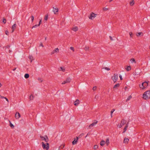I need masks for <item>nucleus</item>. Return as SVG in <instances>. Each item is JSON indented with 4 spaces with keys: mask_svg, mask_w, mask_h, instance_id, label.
<instances>
[{
    "mask_svg": "<svg viewBox=\"0 0 150 150\" xmlns=\"http://www.w3.org/2000/svg\"><path fill=\"white\" fill-rule=\"evenodd\" d=\"M142 98L146 100L149 99H150V91L148 90L145 92L142 95Z\"/></svg>",
    "mask_w": 150,
    "mask_h": 150,
    "instance_id": "obj_1",
    "label": "nucleus"
},
{
    "mask_svg": "<svg viewBox=\"0 0 150 150\" xmlns=\"http://www.w3.org/2000/svg\"><path fill=\"white\" fill-rule=\"evenodd\" d=\"M148 85V82L144 81L141 84H139V87L140 90H144Z\"/></svg>",
    "mask_w": 150,
    "mask_h": 150,
    "instance_id": "obj_2",
    "label": "nucleus"
},
{
    "mask_svg": "<svg viewBox=\"0 0 150 150\" xmlns=\"http://www.w3.org/2000/svg\"><path fill=\"white\" fill-rule=\"evenodd\" d=\"M98 14L95 13L93 12H91L88 16V18L91 20H93L95 18H96Z\"/></svg>",
    "mask_w": 150,
    "mask_h": 150,
    "instance_id": "obj_3",
    "label": "nucleus"
},
{
    "mask_svg": "<svg viewBox=\"0 0 150 150\" xmlns=\"http://www.w3.org/2000/svg\"><path fill=\"white\" fill-rule=\"evenodd\" d=\"M42 146L43 149L44 150H48L49 148V144L47 142L45 143L44 142H41Z\"/></svg>",
    "mask_w": 150,
    "mask_h": 150,
    "instance_id": "obj_4",
    "label": "nucleus"
},
{
    "mask_svg": "<svg viewBox=\"0 0 150 150\" xmlns=\"http://www.w3.org/2000/svg\"><path fill=\"white\" fill-rule=\"evenodd\" d=\"M111 79L114 83H115L116 82L118 79V76L117 74H114L111 77Z\"/></svg>",
    "mask_w": 150,
    "mask_h": 150,
    "instance_id": "obj_5",
    "label": "nucleus"
},
{
    "mask_svg": "<svg viewBox=\"0 0 150 150\" xmlns=\"http://www.w3.org/2000/svg\"><path fill=\"white\" fill-rule=\"evenodd\" d=\"M126 121L124 119H122L120 122V123L118 124L117 125V127L119 128H121L123 125L125 124Z\"/></svg>",
    "mask_w": 150,
    "mask_h": 150,
    "instance_id": "obj_6",
    "label": "nucleus"
},
{
    "mask_svg": "<svg viewBox=\"0 0 150 150\" xmlns=\"http://www.w3.org/2000/svg\"><path fill=\"white\" fill-rule=\"evenodd\" d=\"M40 137L42 141H45L46 142L49 141L47 135H45L44 136L41 135L40 136Z\"/></svg>",
    "mask_w": 150,
    "mask_h": 150,
    "instance_id": "obj_7",
    "label": "nucleus"
},
{
    "mask_svg": "<svg viewBox=\"0 0 150 150\" xmlns=\"http://www.w3.org/2000/svg\"><path fill=\"white\" fill-rule=\"evenodd\" d=\"M59 52V49L58 48H55L51 52V54L52 55Z\"/></svg>",
    "mask_w": 150,
    "mask_h": 150,
    "instance_id": "obj_8",
    "label": "nucleus"
},
{
    "mask_svg": "<svg viewBox=\"0 0 150 150\" xmlns=\"http://www.w3.org/2000/svg\"><path fill=\"white\" fill-rule=\"evenodd\" d=\"M79 28L76 26L74 25L71 28V29L73 31L76 32L79 30Z\"/></svg>",
    "mask_w": 150,
    "mask_h": 150,
    "instance_id": "obj_9",
    "label": "nucleus"
},
{
    "mask_svg": "<svg viewBox=\"0 0 150 150\" xmlns=\"http://www.w3.org/2000/svg\"><path fill=\"white\" fill-rule=\"evenodd\" d=\"M71 80V79L70 78H67L62 83V84H64L66 83H69Z\"/></svg>",
    "mask_w": 150,
    "mask_h": 150,
    "instance_id": "obj_10",
    "label": "nucleus"
},
{
    "mask_svg": "<svg viewBox=\"0 0 150 150\" xmlns=\"http://www.w3.org/2000/svg\"><path fill=\"white\" fill-rule=\"evenodd\" d=\"M52 11L54 14H58L59 9L57 7H53Z\"/></svg>",
    "mask_w": 150,
    "mask_h": 150,
    "instance_id": "obj_11",
    "label": "nucleus"
},
{
    "mask_svg": "<svg viewBox=\"0 0 150 150\" xmlns=\"http://www.w3.org/2000/svg\"><path fill=\"white\" fill-rule=\"evenodd\" d=\"M98 121L97 120H95L94 122L91 124L89 126V129H91L92 128L93 126H95L96 124L98 123Z\"/></svg>",
    "mask_w": 150,
    "mask_h": 150,
    "instance_id": "obj_12",
    "label": "nucleus"
},
{
    "mask_svg": "<svg viewBox=\"0 0 150 150\" xmlns=\"http://www.w3.org/2000/svg\"><path fill=\"white\" fill-rule=\"evenodd\" d=\"M21 117V115L20 113L18 112H16L15 115V117L16 119H18L19 118Z\"/></svg>",
    "mask_w": 150,
    "mask_h": 150,
    "instance_id": "obj_13",
    "label": "nucleus"
},
{
    "mask_svg": "<svg viewBox=\"0 0 150 150\" xmlns=\"http://www.w3.org/2000/svg\"><path fill=\"white\" fill-rule=\"evenodd\" d=\"M78 137H76V138L74 139V140L72 142V144L73 145H75L77 144L78 140Z\"/></svg>",
    "mask_w": 150,
    "mask_h": 150,
    "instance_id": "obj_14",
    "label": "nucleus"
},
{
    "mask_svg": "<svg viewBox=\"0 0 150 150\" xmlns=\"http://www.w3.org/2000/svg\"><path fill=\"white\" fill-rule=\"evenodd\" d=\"M80 103V101L78 99H76L74 102V104L76 106H78Z\"/></svg>",
    "mask_w": 150,
    "mask_h": 150,
    "instance_id": "obj_15",
    "label": "nucleus"
},
{
    "mask_svg": "<svg viewBox=\"0 0 150 150\" xmlns=\"http://www.w3.org/2000/svg\"><path fill=\"white\" fill-rule=\"evenodd\" d=\"M58 71H62L64 72L66 70L65 68L64 67H60L58 69Z\"/></svg>",
    "mask_w": 150,
    "mask_h": 150,
    "instance_id": "obj_16",
    "label": "nucleus"
},
{
    "mask_svg": "<svg viewBox=\"0 0 150 150\" xmlns=\"http://www.w3.org/2000/svg\"><path fill=\"white\" fill-rule=\"evenodd\" d=\"M41 21H42V19H40L39 20V24H38V25H35L33 26L32 27V28L33 29V28H35V27H36L37 26H40V25L41 23Z\"/></svg>",
    "mask_w": 150,
    "mask_h": 150,
    "instance_id": "obj_17",
    "label": "nucleus"
},
{
    "mask_svg": "<svg viewBox=\"0 0 150 150\" xmlns=\"http://www.w3.org/2000/svg\"><path fill=\"white\" fill-rule=\"evenodd\" d=\"M16 28V24H14L11 27L12 31L11 33L14 32L15 29Z\"/></svg>",
    "mask_w": 150,
    "mask_h": 150,
    "instance_id": "obj_18",
    "label": "nucleus"
},
{
    "mask_svg": "<svg viewBox=\"0 0 150 150\" xmlns=\"http://www.w3.org/2000/svg\"><path fill=\"white\" fill-rule=\"evenodd\" d=\"M84 50L86 51H90V47L87 45H86L84 48Z\"/></svg>",
    "mask_w": 150,
    "mask_h": 150,
    "instance_id": "obj_19",
    "label": "nucleus"
},
{
    "mask_svg": "<svg viewBox=\"0 0 150 150\" xmlns=\"http://www.w3.org/2000/svg\"><path fill=\"white\" fill-rule=\"evenodd\" d=\"M129 141V139L127 137H125L124 138L123 142L124 144H127L128 143Z\"/></svg>",
    "mask_w": 150,
    "mask_h": 150,
    "instance_id": "obj_20",
    "label": "nucleus"
},
{
    "mask_svg": "<svg viewBox=\"0 0 150 150\" xmlns=\"http://www.w3.org/2000/svg\"><path fill=\"white\" fill-rule=\"evenodd\" d=\"M105 144V141L103 139L101 140L100 142V145L102 146H103Z\"/></svg>",
    "mask_w": 150,
    "mask_h": 150,
    "instance_id": "obj_21",
    "label": "nucleus"
},
{
    "mask_svg": "<svg viewBox=\"0 0 150 150\" xmlns=\"http://www.w3.org/2000/svg\"><path fill=\"white\" fill-rule=\"evenodd\" d=\"M120 86V84L119 83L115 84L113 87L114 89H116L119 87Z\"/></svg>",
    "mask_w": 150,
    "mask_h": 150,
    "instance_id": "obj_22",
    "label": "nucleus"
},
{
    "mask_svg": "<svg viewBox=\"0 0 150 150\" xmlns=\"http://www.w3.org/2000/svg\"><path fill=\"white\" fill-rule=\"evenodd\" d=\"M125 69L127 71H129L131 70V68L130 66H126L125 67Z\"/></svg>",
    "mask_w": 150,
    "mask_h": 150,
    "instance_id": "obj_23",
    "label": "nucleus"
},
{
    "mask_svg": "<svg viewBox=\"0 0 150 150\" xmlns=\"http://www.w3.org/2000/svg\"><path fill=\"white\" fill-rule=\"evenodd\" d=\"M136 35L137 37H139L140 36H143V34L142 32L137 33H136Z\"/></svg>",
    "mask_w": 150,
    "mask_h": 150,
    "instance_id": "obj_24",
    "label": "nucleus"
},
{
    "mask_svg": "<svg viewBox=\"0 0 150 150\" xmlns=\"http://www.w3.org/2000/svg\"><path fill=\"white\" fill-rule=\"evenodd\" d=\"M128 127V125L127 124L126 125V126H125V127L124 129L123 133H125L126 131L127 130V129Z\"/></svg>",
    "mask_w": 150,
    "mask_h": 150,
    "instance_id": "obj_25",
    "label": "nucleus"
},
{
    "mask_svg": "<svg viewBox=\"0 0 150 150\" xmlns=\"http://www.w3.org/2000/svg\"><path fill=\"white\" fill-rule=\"evenodd\" d=\"M105 142L107 146L109 145V144H110L109 139V138H108L106 139Z\"/></svg>",
    "mask_w": 150,
    "mask_h": 150,
    "instance_id": "obj_26",
    "label": "nucleus"
},
{
    "mask_svg": "<svg viewBox=\"0 0 150 150\" xmlns=\"http://www.w3.org/2000/svg\"><path fill=\"white\" fill-rule=\"evenodd\" d=\"M132 98V96L131 95L129 96L127 98L126 101L127 102Z\"/></svg>",
    "mask_w": 150,
    "mask_h": 150,
    "instance_id": "obj_27",
    "label": "nucleus"
},
{
    "mask_svg": "<svg viewBox=\"0 0 150 150\" xmlns=\"http://www.w3.org/2000/svg\"><path fill=\"white\" fill-rule=\"evenodd\" d=\"M93 148L94 150H96L98 149V146L97 145H95L93 146Z\"/></svg>",
    "mask_w": 150,
    "mask_h": 150,
    "instance_id": "obj_28",
    "label": "nucleus"
},
{
    "mask_svg": "<svg viewBox=\"0 0 150 150\" xmlns=\"http://www.w3.org/2000/svg\"><path fill=\"white\" fill-rule=\"evenodd\" d=\"M108 10H109V8L106 7H103L102 8V10L103 11H107Z\"/></svg>",
    "mask_w": 150,
    "mask_h": 150,
    "instance_id": "obj_29",
    "label": "nucleus"
},
{
    "mask_svg": "<svg viewBox=\"0 0 150 150\" xmlns=\"http://www.w3.org/2000/svg\"><path fill=\"white\" fill-rule=\"evenodd\" d=\"M38 80L40 83H42L43 81V79L41 78H38Z\"/></svg>",
    "mask_w": 150,
    "mask_h": 150,
    "instance_id": "obj_30",
    "label": "nucleus"
},
{
    "mask_svg": "<svg viewBox=\"0 0 150 150\" xmlns=\"http://www.w3.org/2000/svg\"><path fill=\"white\" fill-rule=\"evenodd\" d=\"M34 99V96L33 95L31 94L29 97V99L30 100H33Z\"/></svg>",
    "mask_w": 150,
    "mask_h": 150,
    "instance_id": "obj_31",
    "label": "nucleus"
},
{
    "mask_svg": "<svg viewBox=\"0 0 150 150\" xmlns=\"http://www.w3.org/2000/svg\"><path fill=\"white\" fill-rule=\"evenodd\" d=\"M130 61L132 63H136L135 60L134 58H132L130 59Z\"/></svg>",
    "mask_w": 150,
    "mask_h": 150,
    "instance_id": "obj_32",
    "label": "nucleus"
},
{
    "mask_svg": "<svg viewBox=\"0 0 150 150\" xmlns=\"http://www.w3.org/2000/svg\"><path fill=\"white\" fill-rule=\"evenodd\" d=\"M134 4V1L133 0H132L130 2V5L131 6H133Z\"/></svg>",
    "mask_w": 150,
    "mask_h": 150,
    "instance_id": "obj_33",
    "label": "nucleus"
},
{
    "mask_svg": "<svg viewBox=\"0 0 150 150\" xmlns=\"http://www.w3.org/2000/svg\"><path fill=\"white\" fill-rule=\"evenodd\" d=\"M9 123H10V127L12 129H13L14 128V126L11 123V122L9 121Z\"/></svg>",
    "mask_w": 150,
    "mask_h": 150,
    "instance_id": "obj_34",
    "label": "nucleus"
},
{
    "mask_svg": "<svg viewBox=\"0 0 150 150\" xmlns=\"http://www.w3.org/2000/svg\"><path fill=\"white\" fill-rule=\"evenodd\" d=\"M29 58L31 60V62H32V61L33 60V57L32 56H30L29 57Z\"/></svg>",
    "mask_w": 150,
    "mask_h": 150,
    "instance_id": "obj_35",
    "label": "nucleus"
},
{
    "mask_svg": "<svg viewBox=\"0 0 150 150\" xmlns=\"http://www.w3.org/2000/svg\"><path fill=\"white\" fill-rule=\"evenodd\" d=\"M29 77V75L28 74H25L24 75V77L26 79L28 78Z\"/></svg>",
    "mask_w": 150,
    "mask_h": 150,
    "instance_id": "obj_36",
    "label": "nucleus"
},
{
    "mask_svg": "<svg viewBox=\"0 0 150 150\" xmlns=\"http://www.w3.org/2000/svg\"><path fill=\"white\" fill-rule=\"evenodd\" d=\"M65 146V144H64L61 146H60L59 148V150L60 149H62Z\"/></svg>",
    "mask_w": 150,
    "mask_h": 150,
    "instance_id": "obj_37",
    "label": "nucleus"
},
{
    "mask_svg": "<svg viewBox=\"0 0 150 150\" xmlns=\"http://www.w3.org/2000/svg\"><path fill=\"white\" fill-rule=\"evenodd\" d=\"M48 15L47 14L44 17L45 20L47 21L48 19Z\"/></svg>",
    "mask_w": 150,
    "mask_h": 150,
    "instance_id": "obj_38",
    "label": "nucleus"
},
{
    "mask_svg": "<svg viewBox=\"0 0 150 150\" xmlns=\"http://www.w3.org/2000/svg\"><path fill=\"white\" fill-rule=\"evenodd\" d=\"M129 34L130 36V38H132L133 37V33L132 32H130L129 33Z\"/></svg>",
    "mask_w": 150,
    "mask_h": 150,
    "instance_id": "obj_39",
    "label": "nucleus"
},
{
    "mask_svg": "<svg viewBox=\"0 0 150 150\" xmlns=\"http://www.w3.org/2000/svg\"><path fill=\"white\" fill-rule=\"evenodd\" d=\"M115 111V110L114 109H112L110 111L111 117H112V115L113 113V112Z\"/></svg>",
    "mask_w": 150,
    "mask_h": 150,
    "instance_id": "obj_40",
    "label": "nucleus"
},
{
    "mask_svg": "<svg viewBox=\"0 0 150 150\" xmlns=\"http://www.w3.org/2000/svg\"><path fill=\"white\" fill-rule=\"evenodd\" d=\"M70 49L71 50H72L73 51V52H74V48L73 47H70Z\"/></svg>",
    "mask_w": 150,
    "mask_h": 150,
    "instance_id": "obj_41",
    "label": "nucleus"
},
{
    "mask_svg": "<svg viewBox=\"0 0 150 150\" xmlns=\"http://www.w3.org/2000/svg\"><path fill=\"white\" fill-rule=\"evenodd\" d=\"M3 22L5 24L6 23V19L5 18H3Z\"/></svg>",
    "mask_w": 150,
    "mask_h": 150,
    "instance_id": "obj_42",
    "label": "nucleus"
},
{
    "mask_svg": "<svg viewBox=\"0 0 150 150\" xmlns=\"http://www.w3.org/2000/svg\"><path fill=\"white\" fill-rule=\"evenodd\" d=\"M97 89V87L96 86H94L93 88V91H96Z\"/></svg>",
    "mask_w": 150,
    "mask_h": 150,
    "instance_id": "obj_43",
    "label": "nucleus"
},
{
    "mask_svg": "<svg viewBox=\"0 0 150 150\" xmlns=\"http://www.w3.org/2000/svg\"><path fill=\"white\" fill-rule=\"evenodd\" d=\"M31 18L32 20V22H33V21L34 19V17L33 16H32L31 17Z\"/></svg>",
    "mask_w": 150,
    "mask_h": 150,
    "instance_id": "obj_44",
    "label": "nucleus"
},
{
    "mask_svg": "<svg viewBox=\"0 0 150 150\" xmlns=\"http://www.w3.org/2000/svg\"><path fill=\"white\" fill-rule=\"evenodd\" d=\"M39 46L43 47L44 46L42 42H40L39 44Z\"/></svg>",
    "mask_w": 150,
    "mask_h": 150,
    "instance_id": "obj_45",
    "label": "nucleus"
},
{
    "mask_svg": "<svg viewBox=\"0 0 150 150\" xmlns=\"http://www.w3.org/2000/svg\"><path fill=\"white\" fill-rule=\"evenodd\" d=\"M5 34L7 35H8L9 34V32L8 30H6L5 32Z\"/></svg>",
    "mask_w": 150,
    "mask_h": 150,
    "instance_id": "obj_46",
    "label": "nucleus"
},
{
    "mask_svg": "<svg viewBox=\"0 0 150 150\" xmlns=\"http://www.w3.org/2000/svg\"><path fill=\"white\" fill-rule=\"evenodd\" d=\"M119 77H120V80H122L123 79H122V76L121 75H120Z\"/></svg>",
    "mask_w": 150,
    "mask_h": 150,
    "instance_id": "obj_47",
    "label": "nucleus"
},
{
    "mask_svg": "<svg viewBox=\"0 0 150 150\" xmlns=\"http://www.w3.org/2000/svg\"><path fill=\"white\" fill-rule=\"evenodd\" d=\"M109 38L110 40H111V41H112L113 40V38L111 36H110Z\"/></svg>",
    "mask_w": 150,
    "mask_h": 150,
    "instance_id": "obj_48",
    "label": "nucleus"
},
{
    "mask_svg": "<svg viewBox=\"0 0 150 150\" xmlns=\"http://www.w3.org/2000/svg\"><path fill=\"white\" fill-rule=\"evenodd\" d=\"M105 69H106V70H108V71H109L110 70V69L109 68H108V67H105Z\"/></svg>",
    "mask_w": 150,
    "mask_h": 150,
    "instance_id": "obj_49",
    "label": "nucleus"
},
{
    "mask_svg": "<svg viewBox=\"0 0 150 150\" xmlns=\"http://www.w3.org/2000/svg\"><path fill=\"white\" fill-rule=\"evenodd\" d=\"M4 98L8 102V99L6 98V97H4Z\"/></svg>",
    "mask_w": 150,
    "mask_h": 150,
    "instance_id": "obj_50",
    "label": "nucleus"
},
{
    "mask_svg": "<svg viewBox=\"0 0 150 150\" xmlns=\"http://www.w3.org/2000/svg\"><path fill=\"white\" fill-rule=\"evenodd\" d=\"M0 97L1 98H4V97L3 96H0Z\"/></svg>",
    "mask_w": 150,
    "mask_h": 150,
    "instance_id": "obj_51",
    "label": "nucleus"
},
{
    "mask_svg": "<svg viewBox=\"0 0 150 150\" xmlns=\"http://www.w3.org/2000/svg\"><path fill=\"white\" fill-rule=\"evenodd\" d=\"M2 86V84L1 83H0V88H1Z\"/></svg>",
    "mask_w": 150,
    "mask_h": 150,
    "instance_id": "obj_52",
    "label": "nucleus"
},
{
    "mask_svg": "<svg viewBox=\"0 0 150 150\" xmlns=\"http://www.w3.org/2000/svg\"><path fill=\"white\" fill-rule=\"evenodd\" d=\"M16 69V68H15L13 69V71H14Z\"/></svg>",
    "mask_w": 150,
    "mask_h": 150,
    "instance_id": "obj_53",
    "label": "nucleus"
},
{
    "mask_svg": "<svg viewBox=\"0 0 150 150\" xmlns=\"http://www.w3.org/2000/svg\"><path fill=\"white\" fill-rule=\"evenodd\" d=\"M8 51H9V52L10 53L11 52V50H9Z\"/></svg>",
    "mask_w": 150,
    "mask_h": 150,
    "instance_id": "obj_54",
    "label": "nucleus"
},
{
    "mask_svg": "<svg viewBox=\"0 0 150 150\" xmlns=\"http://www.w3.org/2000/svg\"><path fill=\"white\" fill-rule=\"evenodd\" d=\"M149 49H150V46H149Z\"/></svg>",
    "mask_w": 150,
    "mask_h": 150,
    "instance_id": "obj_55",
    "label": "nucleus"
},
{
    "mask_svg": "<svg viewBox=\"0 0 150 150\" xmlns=\"http://www.w3.org/2000/svg\"><path fill=\"white\" fill-rule=\"evenodd\" d=\"M87 135L86 136V137H87Z\"/></svg>",
    "mask_w": 150,
    "mask_h": 150,
    "instance_id": "obj_56",
    "label": "nucleus"
},
{
    "mask_svg": "<svg viewBox=\"0 0 150 150\" xmlns=\"http://www.w3.org/2000/svg\"><path fill=\"white\" fill-rule=\"evenodd\" d=\"M1 47V45H0V47Z\"/></svg>",
    "mask_w": 150,
    "mask_h": 150,
    "instance_id": "obj_57",
    "label": "nucleus"
}]
</instances>
